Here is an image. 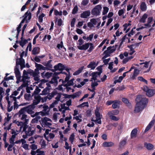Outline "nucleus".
<instances>
[{
	"mask_svg": "<svg viewBox=\"0 0 155 155\" xmlns=\"http://www.w3.org/2000/svg\"><path fill=\"white\" fill-rule=\"evenodd\" d=\"M41 91V89L39 88V87L36 86L33 95L37 94L40 92Z\"/></svg>",
	"mask_w": 155,
	"mask_h": 155,
	"instance_id": "nucleus-63",
	"label": "nucleus"
},
{
	"mask_svg": "<svg viewBox=\"0 0 155 155\" xmlns=\"http://www.w3.org/2000/svg\"><path fill=\"white\" fill-rule=\"evenodd\" d=\"M128 55V53L127 52H125L124 54L121 53L119 55V57L121 59H123L124 57H127Z\"/></svg>",
	"mask_w": 155,
	"mask_h": 155,
	"instance_id": "nucleus-56",
	"label": "nucleus"
},
{
	"mask_svg": "<svg viewBox=\"0 0 155 155\" xmlns=\"http://www.w3.org/2000/svg\"><path fill=\"white\" fill-rule=\"evenodd\" d=\"M82 116L81 115H79L78 116H76L73 117V119L76 120L78 123L82 121Z\"/></svg>",
	"mask_w": 155,
	"mask_h": 155,
	"instance_id": "nucleus-47",
	"label": "nucleus"
},
{
	"mask_svg": "<svg viewBox=\"0 0 155 155\" xmlns=\"http://www.w3.org/2000/svg\"><path fill=\"white\" fill-rule=\"evenodd\" d=\"M40 48L38 47L34 48L32 51V54L34 55L38 54L39 53Z\"/></svg>",
	"mask_w": 155,
	"mask_h": 155,
	"instance_id": "nucleus-43",
	"label": "nucleus"
},
{
	"mask_svg": "<svg viewBox=\"0 0 155 155\" xmlns=\"http://www.w3.org/2000/svg\"><path fill=\"white\" fill-rule=\"evenodd\" d=\"M50 90L45 87L43 89L42 92V93L40 94L41 95H44L47 94L49 92Z\"/></svg>",
	"mask_w": 155,
	"mask_h": 155,
	"instance_id": "nucleus-49",
	"label": "nucleus"
},
{
	"mask_svg": "<svg viewBox=\"0 0 155 155\" xmlns=\"http://www.w3.org/2000/svg\"><path fill=\"white\" fill-rule=\"evenodd\" d=\"M32 96L30 94H26L24 95L25 99L28 101L31 100L32 99Z\"/></svg>",
	"mask_w": 155,
	"mask_h": 155,
	"instance_id": "nucleus-52",
	"label": "nucleus"
},
{
	"mask_svg": "<svg viewBox=\"0 0 155 155\" xmlns=\"http://www.w3.org/2000/svg\"><path fill=\"white\" fill-rule=\"evenodd\" d=\"M77 47L80 50H86L88 49L87 51L89 53L92 52L94 48L93 43L89 42L86 43L81 46H78Z\"/></svg>",
	"mask_w": 155,
	"mask_h": 155,
	"instance_id": "nucleus-4",
	"label": "nucleus"
},
{
	"mask_svg": "<svg viewBox=\"0 0 155 155\" xmlns=\"http://www.w3.org/2000/svg\"><path fill=\"white\" fill-rule=\"evenodd\" d=\"M88 81V79H84V81L81 82L80 84H78L77 85H75V86L78 88H80L82 86H83L85 84L86 82H87Z\"/></svg>",
	"mask_w": 155,
	"mask_h": 155,
	"instance_id": "nucleus-39",
	"label": "nucleus"
},
{
	"mask_svg": "<svg viewBox=\"0 0 155 155\" xmlns=\"http://www.w3.org/2000/svg\"><path fill=\"white\" fill-rule=\"evenodd\" d=\"M109 8L107 7H103V10L102 12V15H104L106 14L108 12Z\"/></svg>",
	"mask_w": 155,
	"mask_h": 155,
	"instance_id": "nucleus-53",
	"label": "nucleus"
},
{
	"mask_svg": "<svg viewBox=\"0 0 155 155\" xmlns=\"http://www.w3.org/2000/svg\"><path fill=\"white\" fill-rule=\"evenodd\" d=\"M144 108V107L140 105L139 104L137 105V104L136 103L134 111L135 113H138L141 111Z\"/></svg>",
	"mask_w": 155,
	"mask_h": 155,
	"instance_id": "nucleus-27",
	"label": "nucleus"
},
{
	"mask_svg": "<svg viewBox=\"0 0 155 155\" xmlns=\"http://www.w3.org/2000/svg\"><path fill=\"white\" fill-rule=\"evenodd\" d=\"M54 137V135L53 134L50 133L48 135H45V137L48 141H50Z\"/></svg>",
	"mask_w": 155,
	"mask_h": 155,
	"instance_id": "nucleus-30",
	"label": "nucleus"
},
{
	"mask_svg": "<svg viewBox=\"0 0 155 155\" xmlns=\"http://www.w3.org/2000/svg\"><path fill=\"white\" fill-rule=\"evenodd\" d=\"M131 22V21H129V23L128 24H125L123 25V27L124 28V31H126V33L128 32L130 30V26L131 25V24L130 23Z\"/></svg>",
	"mask_w": 155,
	"mask_h": 155,
	"instance_id": "nucleus-23",
	"label": "nucleus"
},
{
	"mask_svg": "<svg viewBox=\"0 0 155 155\" xmlns=\"http://www.w3.org/2000/svg\"><path fill=\"white\" fill-rule=\"evenodd\" d=\"M139 45V43H136L135 44H134L130 46L129 47V48L130 49V50L129 51H135L134 50V48H135V47L137 46H138Z\"/></svg>",
	"mask_w": 155,
	"mask_h": 155,
	"instance_id": "nucleus-48",
	"label": "nucleus"
},
{
	"mask_svg": "<svg viewBox=\"0 0 155 155\" xmlns=\"http://www.w3.org/2000/svg\"><path fill=\"white\" fill-rule=\"evenodd\" d=\"M92 78L91 81H93L94 80V81L97 80V82H100L101 81L98 80V78L100 77V73H98V72H94L91 74Z\"/></svg>",
	"mask_w": 155,
	"mask_h": 155,
	"instance_id": "nucleus-15",
	"label": "nucleus"
},
{
	"mask_svg": "<svg viewBox=\"0 0 155 155\" xmlns=\"http://www.w3.org/2000/svg\"><path fill=\"white\" fill-rule=\"evenodd\" d=\"M31 126L28 127L27 125L25 128L24 129V127H20V131H21L22 129V131L25 132V134L28 136H30L32 135L34 133V131L32 130Z\"/></svg>",
	"mask_w": 155,
	"mask_h": 155,
	"instance_id": "nucleus-7",
	"label": "nucleus"
},
{
	"mask_svg": "<svg viewBox=\"0 0 155 155\" xmlns=\"http://www.w3.org/2000/svg\"><path fill=\"white\" fill-rule=\"evenodd\" d=\"M21 131H20V129L19 130H15L12 129V130L11 133L12 134V135H15L16 137Z\"/></svg>",
	"mask_w": 155,
	"mask_h": 155,
	"instance_id": "nucleus-60",
	"label": "nucleus"
},
{
	"mask_svg": "<svg viewBox=\"0 0 155 155\" xmlns=\"http://www.w3.org/2000/svg\"><path fill=\"white\" fill-rule=\"evenodd\" d=\"M137 132V129H133L131 133V138H135L136 137Z\"/></svg>",
	"mask_w": 155,
	"mask_h": 155,
	"instance_id": "nucleus-41",
	"label": "nucleus"
},
{
	"mask_svg": "<svg viewBox=\"0 0 155 155\" xmlns=\"http://www.w3.org/2000/svg\"><path fill=\"white\" fill-rule=\"evenodd\" d=\"M39 71L38 70H37L36 69L35 70V72L33 74V76L34 78V79L35 81H37L35 83L38 84V82H40V79L39 78Z\"/></svg>",
	"mask_w": 155,
	"mask_h": 155,
	"instance_id": "nucleus-16",
	"label": "nucleus"
},
{
	"mask_svg": "<svg viewBox=\"0 0 155 155\" xmlns=\"http://www.w3.org/2000/svg\"><path fill=\"white\" fill-rule=\"evenodd\" d=\"M56 94V93L55 91L52 92L51 93L48 95L47 96V99H48L49 100H51Z\"/></svg>",
	"mask_w": 155,
	"mask_h": 155,
	"instance_id": "nucleus-50",
	"label": "nucleus"
},
{
	"mask_svg": "<svg viewBox=\"0 0 155 155\" xmlns=\"http://www.w3.org/2000/svg\"><path fill=\"white\" fill-rule=\"evenodd\" d=\"M26 140H21V146L25 150H29V145L26 143Z\"/></svg>",
	"mask_w": 155,
	"mask_h": 155,
	"instance_id": "nucleus-28",
	"label": "nucleus"
},
{
	"mask_svg": "<svg viewBox=\"0 0 155 155\" xmlns=\"http://www.w3.org/2000/svg\"><path fill=\"white\" fill-rule=\"evenodd\" d=\"M9 94H7L6 97H5V99L7 101L8 104H11V103L14 101H15L14 102V103H15V101L16 100V97L14 96H12L11 95L9 96Z\"/></svg>",
	"mask_w": 155,
	"mask_h": 155,
	"instance_id": "nucleus-13",
	"label": "nucleus"
},
{
	"mask_svg": "<svg viewBox=\"0 0 155 155\" xmlns=\"http://www.w3.org/2000/svg\"><path fill=\"white\" fill-rule=\"evenodd\" d=\"M54 68L56 70L62 71L65 69V67L62 64L59 63L54 66Z\"/></svg>",
	"mask_w": 155,
	"mask_h": 155,
	"instance_id": "nucleus-22",
	"label": "nucleus"
},
{
	"mask_svg": "<svg viewBox=\"0 0 155 155\" xmlns=\"http://www.w3.org/2000/svg\"><path fill=\"white\" fill-rule=\"evenodd\" d=\"M94 34L92 33L89 35L88 36L86 37V36H84L83 37V38L85 40L87 41H91L93 38Z\"/></svg>",
	"mask_w": 155,
	"mask_h": 155,
	"instance_id": "nucleus-24",
	"label": "nucleus"
},
{
	"mask_svg": "<svg viewBox=\"0 0 155 155\" xmlns=\"http://www.w3.org/2000/svg\"><path fill=\"white\" fill-rule=\"evenodd\" d=\"M101 24V22L99 18H92L91 19L90 22L88 23L87 26L89 28L92 29L94 27L95 25H97L96 27L98 28Z\"/></svg>",
	"mask_w": 155,
	"mask_h": 155,
	"instance_id": "nucleus-6",
	"label": "nucleus"
},
{
	"mask_svg": "<svg viewBox=\"0 0 155 155\" xmlns=\"http://www.w3.org/2000/svg\"><path fill=\"white\" fill-rule=\"evenodd\" d=\"M15 73L17 78L19 79L21 78L20 73V71L17 68H15Z\"/></svg>",
	"mask_w": 155,
	"mask_h": 155,
	"instance_id": "nucleus-40",
	"label": "nucleus"
},
{
	"mask_svg": "<svg viewBox=\"0 0 155 155\" xmlns=\"http://www.w3.org/2000/svg\"><path fill=\"white\" fill-rule=\"evenodd\" d=\"M52 74V73L44 72L41 74V77L43 78H50Z\"/></svg>",
	"mask_w": 155,
	"mask_h": 155,
	"instance_id": "nucleus-21",
	"label": "nucleus"
},
{
	"mask_svg": "<svg viewBox=\"0 0 155 155\" xmlns=\"http://www.w3.org/2000/svg\"><path fill=\"white\" fill-rule=\"evenodd\" d=\"M51 119L47 117H45L41 120V124L43 126L50 127L51 125Z\"/></svg>",
	"mask_w": 155,
	"mask_h": 155,
	"instance_id": "nucleus-10",
	"label": "nucleus"
},
{
	"mask_svg": "<svg viewBox=\"0 0 155 155\" xmlns=\"http://www.w3.org/2000/svg\"><path fill=\"white\" fill-rule=\"evenodd\" d=\"M99 109L97 108L95 110V114L97 119H101L102 117V115H101L99 112Z\"/></svg>",
	"mask_w": 155,
	"mask_h": 155,
	"instance_id": "nucleus-32",
	"label": "nucleus"
},
{
	"mask_svg": "<svg viewBox=\"0 0 155 155\" xmlns=\"http://www.w3.org/2000/svg\"><path fill=\"white\" fill-rule=\"evenodd\" d=\"M59 111L61 112L62 113H64L66 110H69V108L68 107L65 106V104H62L61 105V108H59Z\"/></svg>",
	"mask_w": 155,
	"mask_h": 155,
	"instance_id": "nucleus-17",
	"label": "nucleus"
},
{
	"mask_svg": "<svg viewBox=\"0 0 155 155\" xmlns=\"http://www.w3.org/2000/svg\"><path fill=\"white\" fill-rule=\"evenodd\" d=\"M41 97L39 96H35V97L34 100H33V103L31 105L33 106L37 105L41 101Z\"/></svg>",
	"mask_w": 155,
	"mask_h": 155,
	"instance_id": "nucleus-18",
	"label": "nucleus"
},
{
	"mask_svg": "<svg viewBox=\"0 0 155 155\" xmlns=\"http://www.w3.org/2000/svg\"><path fill=\"white\" fill-rule=\"evenodd\" d=\"M114 145V143L112 142H105L103 143L102 146L104 147H110Z\"/></svg>",
	"mask_w": 155,
	"mask_h": 155,
	"instance_id": "nucleus-31",
	"label": "nucleus"
},
{
	"mask_svg": "<svg viewBox=\"0 0 155 155\" xmlns=\"http://www.w3.org/2000/svg\"><path fill=\"white\" fill-rule=\"evenodd\" d=\"M35 108V106H33L31 104L28 106L25 107H24L20 110H23L24 112L25 113V112H27L28 114L31 115V116L32 117H34L35 116L38 115V114L42 115V112H36L34 115L33 114H34L35 112L34 110Z\"/></svg>",
	"mask_w": 155,
	"mask_h": 155,
	"instance_id": "nucleus-3",
	"label": "nucleus"
},
{
	"mask_svg": "<svg viewBox=\"0 0 155 155\" xmlns=\"http://www.w3.org/2000/svg\"><path fill=\"white\" fill-rule=\"evenodd\" d=\"M113 62H110L109 64V66H108V68L110 69V70L112 72H115L116 70L117 69H116L115 68H114L113 69Z\"/></svg>",
	"mask_w": 155,
	"mask_h": 155,
	"instance_id": "nucleus-35",
	"label": "nucleus"
},
{
	"mask_svg": "<svg viewBox=\"0 0 155 155\" xmlns=\"http://www.w3.org/2000/svg\"><path fill=\"white\" fill-rule=\"evenodd\" d=\"M48 143V142H46L45 140L43 139H41L39 142V144L42 148H45Z\"/></svg>",
	"mask_w": 155,
	"mask_h": 155,
	"instance_id": "nucleus-26",
	"label": "nucleus"
},
{
	"mask_svg": "<svg viewBox=\"0 0 155 155\" xmlns=\"http://www.w3.org/2000/svg\"><path fill=\"white\" fill-rule=\"evenodd\" d=\"M102 8L101 5H98L95 6L91 11L92 14L96 16L99 15Z\"/></svg>",
	"mask_w": 155,
	"mask_h": 155,
	"instance_id": "nucleus-8",
	"label": "nucleus"
},
{
	"mask_svg": "<svg viewBox=\"0 0 155 155\" xmlns=\"http://www.w3.org/2000/svg\"><path fill=\"white\" fill-rule=\"evenodd\" d=\"M91 14L90 11L87 10L83 12L81 14L80 17L81 18H85L89 17Z\"/></svg>",
	"mask_w": 155,
	"mask_h": 155,
	"instance_id": "nucleus-19",
	"label": "nucleus"
},
{
	"mask_svg": "<svg viewBox=\"0 0 155 155\" xmlns=\"http://www.w3.org/2000/svg\"><path fill=\"white\" fill-rule=\"evenodd\" d=\"M136 101L137 105L138 104L144 107L147 104L148 100L145 97L142 95L138 96L136 99Z\"/></svg>",
	"mask_w": 155,
	"mask_h": 155,
	"instance_id": "nucleus-5",
	"label": "nucleus"
},
{
	"mask_svg": "<svg viewBox=\"0 0 155 155\" xmlns=\"http://www.w3.org/2000/svg\"><path fill=\"white\" fill-rule=\"evenodd\" d=\"M119 113V111L117 110H115L110 111L108 113V115H117Z\"/></svg>",
	"mask_w": 155,
	"mask_h": 155,
	"instance_id": "nucleus-55",
	"label": "nucleus"
},
{
	"mask_svg": "<svg viewBox=\"0 0 155 155\" xmlns=\"http://www.w3.org/2000/svg\"><path fill=\"white\" fill-rule=\"evenodd\" d=\"M31 14L30 12H27L23 16V19L21 21V23H24L25 21L26 22H28V21L31 19Z\"/></svg>",
	"mask_w": 155,
	"mask_h": 155,
	"instance_id": "nucleus-11",
	"label": "nucleus"
},
{
	"mask_svg": "<svg viewBox=\"0 0 155 155\" xmlns=\"http://www.w3.org/2000/svg\"><path fill=\"white\" fill-rule=\"evenodd\" d=\"M83 69V68L82 67L79 68L77 71L73 73V75H78L81 72Z\"/></svg>",
	"mask_w": 155,
	"mask_h": 155,
	"instance_id": "nucleus-64",
	"label": "nucleus"
},
{
	"mask_svg": "<svg viewBox=\"0 0 155 155\" xmlns=\"http://www.w3.org/2000/svg\"><path fill=\"white\" fill-rule=\"evenodd\" d=\"M144 146L148 150H151L153 148V146L151 143H144Z\"/></svg>",
	"mask_w": 155,
	"mask_h": 155,
	"instance_id": "nucleus-34",
	"label": "nucleus"
},
{
	"mask_svg": "<svg viewBox=\"0 0 155 155\" xmlns=\"http://www.w3.org/2000/svg\"><path fill=\"white\" fill-rule=\"evenodd\" d=\"M16 65H20L21 68L22 69L25 67L24 60L21 58L17 59L16 60Z\"/></svg>",
	"mask_w": 155,
	"mask_h": 155,
	"instance_id": "nucleus-14",
	"label": "nucleus"
},
{
	"mask_svg": "<svg viewBox=\"0 0 155 155\" xmlns=\"http://www.w3.org/2000/svg\"><path fill=\"white\" fill-rule=\"evenodd\" d=\"M150 61H146L145 62L140 63V65H142L143 68H147L149 67Z\"/></svg>",
	"mask_w": 155,
	"mask_h": 155,
	"instance_id": "nucleus-45",
	"label": "nucleus"
},
{
	"mask_svg": "<svg viewBox=\"0 0 155 155\" xmlns=\"http://www.w3.org/2000/svg\"><path fill=\"white\" fill-rule=\"evenodd\" d=\"M57 22V24L58 26H60L62 24V21L61 18H57L56 20L55 23Z\"/></svg>",
	"mask_w": 155,
	"mask_h": 155,
	"instance_id": "nucleus-61",
	"label": "nucleus"
},
{
	"mask_svg": "<svg viewBox=\"0 0 155 155\" xmlns=\"http://www.w3.org/2000/svg\"><path fill=\"white\" fill-rule=\"evenodd\" d=\"M64 148L67 150L69 149V153L71 155H72L71 154V147L69 146V144L67 142L65 141L64 146Z\"/></svg>",
	"mask_w": 155,
	"mask_h": 155,
	"instance_id": "nucleus-36",
	"label": "nucleus"
},
{
	"mask_svg": "<svg viewBox=\"0 0 155 155\" xmlns=\"http://www.w3.org/2000/svg\"><path fill=\"white\" fill-rule=\"evenodd\" d=\"M75 135L74 134H72L70 136L69 138V140L71 142V144H73L74 139H75Z\"/></svg>",
	"mask_w": 155,
	"mask_h": 155,
	"instance_id": "nucleus-58",
	"label": "nucleus"
},
{
	"mask_svg": "<svg viewBox=\"0 0 155 155\" xmlns=\"http://www.w3.org/2000/svg\"><path fill=\"white\" fill-rule=\"evenodd\" d=\"M148 17V14L147 13H144L140 17L139 20L140 22L145 23L147 19V23L144 24L146 28H149L151 27H154L155 26V21H153L152 17Z\"/></svg>",
	"mask_w": 155,
	"mask_h": 155,
	"instance_id": "nucleus-2",
	"label": "nucleus"
},
{
	"mask_svg": "<svg viewBox=\"0 0 155 155\" xmlns=\"http://www.w3.org/2000/svg\"><path fill=\"white\" fill-rule=\"evenodd\" d=\"M27 42V40L23 39V38L21 37V41H20L19 43L20 45L22 47H23Z\"/></svg>",
	"mask_w": 155,
	"mask_h": 155,
	"instance_id": "nucleus-46",
	"label": "nucleus"
},
{
	"mask_svg": "<svg viewBox=\"0 0 155 155\" xmlns=\"http://www.w3.org/2000/svg\"><path fill=\"white\" fill-rule=\"evenodd\" d=\"M109 116L111 119L114 120V121H117L119 120V118L118 117H116L112 115H108Z\"/></svg>",
	"mask_w": 155,
	"mask_h": 155,
	"instance_id": "nucleus-62",
	"label": "nucleus"
},
{
	"mask_svg": "<svg viewBox=\"0 0 155 155\" xmlns=\"http://www.w3.org/2000/svg\"><path fill=\"white\" fill-rule=\"evenodd\" d=\"M35 66L37 69L39 70H45L46 69V68L44 67L42 65L38 64H36Z\"/></svg>",
	"mask_w": 155,
	"mask_h": 155,
	"instance_id": "nucleus-38",
	"label": "nucleus"
},
{
	"mask_svg": "<svg viewBox=\"0 0 155 155\" xmlns=\"http://www.w3.org/2000/svg\"><path fill=\"white\" fill-rule=\"evenodd\" d=\"M18 114L20 120L23 121L24 122L19 121L17 120H15L13 122V123L18 127H24V129H25L28 123L30 117H28L27 115L25 114L23 110H19Z\"/></svg>",
	"mask_w": 155,
	"mask_h": 155,
	"instance_id": "nucleus-1",
	"label": "nucleus"
},
{
	"mask_svg": "<svg viewBox=\"0 0 155 155\" xmlns=\"http://www.w3.org/2000/svg\"><path fill=\"white\" fill-rule=\"evenodd\" d=\"M114 102L112 105V107L113 108H117L119 105L120 104V101H114Z\"/></svg>",
	"mask_w": 155,
	"mask_h": 155,
	"instance_id": "nucleus-44",
	"label": "nucleus"
},
{
	"mask_svg": "<svg viewBox=\"0 0 155 155\" xmlns=\"http://www.w3.org/2000/svg\"><path fill=\"white\" fill-rule=\"evenodd\" d=\"M54 14L56 16H61L62 15V11H58L57 9H54Z\"/></svg>",
	"mask_w": 155,
	"mask_h": 155,
	"instance_id": "nucleus-59",
	"label": "nucleus"
},
{
	"mask_svg": "<svg viewBox=\"0 0 155 155\" xmlns=\"http://www.w3.org/2000/svg\"><path fill=\"white\" fill-rule=\"evenodd\" d=\"M65 70L67 71V72L68 73V74H67L65 73L64 72H61V73L63 74H64L66 75V78H65L64 82H67V81L69 79L70 77V72H69V71L70 70L69 69H65Z\"/></svg>",
	"mask_w": 155,
	"mask_h": 155,
	"instance_id": "nucleus-29",
	"label": "nucleus"
},
{
	"mask_svg": "<svg viewBox=\"0 0 155 155\" xmlns=\"http://www.w3.org/2000/svg\"><path fill=\"white\" fill-rule=\"evenodd\" d=\"M97 64L95 61H91L87 66V67L88 68H91V69H94L97 66Z\"/></svg>",
	"mask_w": 155,
	"mask_h": 155,
	"instance_id": "nucleus-25",
	"label": "nucleus"
},
{
	"mask_svg": "<svg viewBox=\"0 0 155 155\" xmlns=\"http://www.w3.org/2000/svg\"><path fill=\"white\" fill-rule=\"evenodd\" d=\"M50 83L51 84H54V85L55 86H56L58 84V80L56 78H52L51 81H50Z\"/></svg>",
	"mask_w": 155,
	"mask_h": 155,
	"instance_id": "nucleus-51",
	"label": "nucleus"
},
{
	"mask_svg": "<svg viewBox=\"0 0 155 155\" xmlns=\"http://www.w3.org/2000/svg\"><path fill=\"white\" fill-rule=\"evenodd\" d=\"M45 15V14L42 13L41 15H40L38 16V21L39 22L42 23L43 21V18H44Z\"/></svg>",
	"mask_w": 155,
	"mask_h": 155,
	"instance_id": "nucleus-57",
	"label": "nucleus"
},
{
	"mask_svg": "<svg viewBox=\"0 0 155 155\" xmlns=\"http://www.w3.org/2000/svg\"><path fill=\"white\" fill-rule=\"evenodd\" d=\"M116 48L114 46L113 47H109L107 48V50L105 51L104 53H107L109 54H110L114 52L116 50Z\"/></svg>",
	"mask_w": 155,
	"mask_h": 155,
	"instance_id": "nucleus-20",
	"label": "nucleus"
},
{
	"mask_svg": "<svg viewBox=\"0 0 155 155\" xmlns=\"http://www.w3.org/2000/svg\"><path fill=\"white\" fill-rule=\"evenodd\" d=\"M60 114L58 113H55L53 114V119L55 121H56L58 118L60 117Z\"/></svg>",
	"mask_w": 155,
	"mask_h": 155,
	"instance_id": "nucleus-37",
	"label": "nucleus"
},
{
	"mask_svg": "<svg viewBox=\"0 0 155 155\" xmlns=\"http://www.w3.org/2000/svg\"><path fill=\"white\" fill-rule=\"evenodd\" d=\"M139 73V71L137 69H135L134 73L132 76V78L133 79H134L135 77Z\"/></svg>",
	"mask_w": 155,
	"mask_h": 155,
	"instance_id": "nucleus-54",
	"label": "nucleus"
},
{
	"mask_svg": "<svg viewBox=\"0 0 155 155\" xmlns=\"http://www.w3.org/2000/svg\"><path fill=\"white\" fill-rule=\"evenodd\" d=\"M135 29V28H133L130 31V32L128 34L126 35L125 36H124L122 39V41L124 42L125 41V40L126 39L128 40V43H130V39L127 37V36L128 37H131L132 35H133L134 34H135V31H134V29Z\"/></svg>",
	"mask_w": 155,
	"mask_h": 155,
	"instance_id": "nucleus-12",
	"label": "nucleus"
},
{
	"mask_svg": "<svg viewBox=\"0 0 155 155\" xmlns=\"http://www.w3.org/2000/svg\"><path fill=\"white\" fill-rule=\"evenodd\" d=\"M140 8L142 11H145L147 9V6L145 2H142L140 5Z\"/></svg>",
	"mask_w": 155,
	"mask_h": 155,
	"instance_id": "nucleus-33",
	"label": "nucleus"
},
{
	"mask_svg": "<svg viewBox=\"0 0 155 155\" xmlns=\"http://www.w3.org/2000/svg\"><path fill=\"white\" fill-rule=\"evenodd\" d=\"M143 89L146 92V95L149 97L153 96L155 94V90L149 89L147 86H143Z\"/></svg>",
	"mask_w": 155,
	"mask_h": 155,
	"instance_id": "nucleus-9",
	"label": "nucleus"
},
{
	"mask_svg": "<svg viewBox=\"0 0 155 155\" xmlns=\"http://www.w3.org/2000/svg\"><path fill=\"white\" fill-rule=\"evenodd\" d=\"M134 57L133 56H130L127 57L126 58L124 59L123 60V64H126L128 62L129 60H131Z\"/></svg>",
	"mask_w": 155,
	"mask_h": 155,
	"instance_id": "nucleus-42",
	"label": "nucleus"
}]
</instances>
